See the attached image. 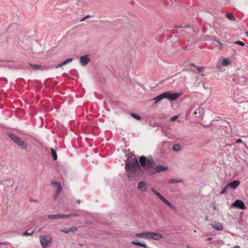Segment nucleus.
<instances>
[{"mask_svg": "<svg viewBox=\"0 0 248 248\" xmlns=\"http://www.w3.org/2000/svg\"><path fill=\"white\" fill-rule=\"evenodd\" d=\"M140 162L143 170L151 175L166 171L168 169V167L162 165L154 167V161L153 158L148 159L144 156L140 157Z\"/></svg>", "mask_w": 248, "mask_h": 248, "instance_id": "nucleus-1", "label": "nucleus"}, {"mask_svg": "<svg viewBox=\"0 0 248 248\" xmlns=\"http://www.w3.org/2000/svg\"><path fill=\"white\" fill-rule=\"evenodd\" d=\"M140 161L136 158L127 159L125 162V169L127 177L131 180L136 176H139L142 172Z\"/></svg>", "mask_w": 248, "mask_h": 248, "instance_id": "nucleus-2", "label": "nucleus"}, {"mask_svg": "<svg viewBox=\"0 0 248 248\" xmlns=\"http://www.w3.org/2000/svg\"><path fill=\"white\" fill-rule=\"evenodd\" d=\"M182 94L181 93H170V92H166L158 95L153 98L155 103L161 101L163 99H167L170 101H175L177 100Z\"/></svg>", "mask_w": 248, "mask_h": 248, "instance_id": "nucleus-3", "label": "nucleus"}, {"mask_svg": "<svg viewBox=\"0 0 248 248\" xmlns=\"http://www.w3.org/2000/svg\"><path fill=\"white\" fill-rule=\"evenodd\" d=\"M7 135L10 139L18 146L21 147L24 149H26L27 147V144L24 141L19 137L16 136V134L11 133H7Z\"/></svg>", "mask_w": 248, "mask_h": 248, "instance_id": "nucleus-4", "label": "nucleus"}, {"mask_svg": "<svg viewBox=\"0 0 248 248\" xmlns=\"http://www.w3.org/2000/svg\"><path fill=\"white\" fill-rule=\"evenodd\" d=\"M39 239L43 248H48L52 243V238L49 235H42L40 236Z\"/></svg>", "mask_w": 248, "mask_h": 248, "instance_id": "nucleus-5", "label": "nucleus"}, {"mask_svg": "<svg viewBox=\"0 0 248 248\" xmlns=\"http://www.w3.org/2000/svg\"><path fill=\"white\" fill-rule=\"evenodd\" d=\"M151 191L159 199H160L163 202L168 206L172 210H175V207L171 204L168 200L162 196L158 191H157L154 188H151Z\"/></svg>", "mask_w": 248, "mask_h": 248, "instance_id": "nucleus-6", "label": "nucleus"}, {"mask_svg": "<svg viewBox=\"0 0 248 248\" xmlns=\"http://www.w3.org/2000/svg\"><path fill=\"white\" fill-rule=\"evenodd\" d=\"M163 237V235L160 232H148V239L158 240L162 239Z\"/></svg>", "mask_w": 248, "mask_h": 248, "instance_id": "nucleus-7", "label": "nucleus"}, {"mask_svg": "<svg viewBox=\"0 0 248 248\" xmlns=\"http://www.w3.org/2000/svg\"><path fill=\"white\" fill-rule=\"evenodd\" d=\"M232 206L235 207L240 209L245 210L246 206L243 202L240 200H236L233 203H232Z\"/></svg>", "mask_w": 248, "mask_h": 248, "instance_id": "nucleus-8", "label": "nucleus"}, {"mask_svg": "<svg viewBox=\"0 0 248 248\" xmlns=\"http://www.w3.org/2000/svg\"><path fill=\"white\" fill-rule=\"evenodd\" d=\"M89 62L90 59L88 55L82 56L79 59V62L82 66H86Z\"/></svg>", "mask_w": 248, "mask_h": 248, "instance_id": "nucleus-9", "label": "nucleus"}, {"mask_svg": "<svg viewBox=\"0 0 248 248\" xmlns=\"http://www.w3.org/2000/svg\"><path fill=\"white\" fill-rule=\"evenodd\" d=\"M51 185L54 186H56L57 187V192L55 195V199H57L60 193L61 192L62 190V187L61 186L58 182H54L51 183Z\"/></svg>", "mask_w": 248, "mask_h": 248, "instance_id": "nucleus-10", "label": "nucleus"}, {"mask_svg": "<svg viewBox=\"0 0 248 248\" xmlns=\"http://www.w3.org/2000/svg\"><path fill=\"white\" fill-rule=\"evenodd\" d=\"M240 185V182L237 180L233 181L227 185V187L231 189H235Z\"/></svg>", "mask_w": 248, "mask_h": 248, "instance_id": "nucleus-11", "label": "nucleus"}, {"mask_svg": "<svg viewBox=\"0 0 248 248\" xmlns=\"http://www.w3.org/2000/svg\"><path fill=\"white\" fill-rule=\"evenodd\" d=\"M48 218L50 219H59L65 218L64 214L51 215L48 216Z\"/></svg>", "mask_w": 248, "mask_h": 248, "instance_id": "nucleus-12", "label": "nucleus"}, {"mask_svg": "<svg viewBox=\"0 0 248 248\" xmlns=\"http://www.w3.org/2000/svg\"><path fill=\"white\" fill-rule=\"evenodd\" d=\"M135 236L139 238L148 239V232L138 233L135 234Z\"/></svg>", "mask_w": 248, "mask_h": 248, "instance_id": "nucleus-13", "label": "nucleus"}, {"mask_svg": "<svg viewBox=\"0 0 248 248\" xmlns=\"http://www.w3.org/2000/svg\"><path fill=\"white\" fill-rule=\"evenodd\" d=\"M138 188L139 190L144 192L146 190V184L144 182H140L138 184Z\"/></svg>", "mask_w": 248, "mask_h": 248, "instance_id": "nucleus-14", "label": "nucleus"}, {"mask_svg": "<svg viewBox=\"0 0 248 248\" xmlns=\"http://www.w3.org/2000/svg\"><path fill=\"white\" fill-rule=\"evenodd\" d=\"M77 230V228L76 227H71L70 228H64L63 229H61V231L64 232V233H68L69 232H75Z\"/></svg>", "mask_w": 248, "mask_h": 248, "instance_id": "nucleus-15", "label": "nucleus"}, {"mask_svg": "<svg viewBox=\"0 0 248 248\" xmlns=\"http://www.w3.org/2000/svg\"><path fill=\"white\" fill-rule=\"evenodd\" d=\"M212 226L214 229L217 231L222 230L223 228L222 224L220 223L215 222L212 224Z\"/></svg>", "mask_w": 248, "mask_h": 248, "instance_id": "nucleus-16", "label": "nucleus"}, {"mask_svg": "<svg viewBox=\"0 0 248 248\" xmlns=\"http://www.w3.org/2000/svg\"><path fill=\"white\" fill-rule=\"evenodd\" d=\"M231 60L229 58H225L223 59L221 62V65L224 66H227L228 65L231 64Z\"/></svg>", "mask_w": 248, "mask_h": 248, "instance_id": "nucleus-17", "label": "nucleus"}, {"mask_svg": "<svg viewBox=\"0 0 248 248\" xmlns=\"http://www.w3.org/2000/svg\"><path fill=\"white\" fill-rule=\"evenodd\" d=\"M131 243H132V244L135 245L141 246L144 248H147V245L145 243L140 242L138 240H133L131 242Z\"/></svg>", "mask_w": 248, "mask_h": 248, "instance_id": "nucleus-18", "label": "nucleus"}, {"mask_svg": "<svg viewBox=\"0 0 248 248\" xmlns=\"http://www.w3.org/2000/svg\"><path fill=\"white\" fill-rule=\"evenodd\" d=\"M72 61H73L72 58H68V59H66V60H65L64 61H63V62H62V63L58 64L56 67L58 68V67H62L63 65H66V64H67L69 62H72Z\"/></svg>", "mask_w": 248, "mask_h": 248, "instance_id": "nucleus-19", "label": "nucleus"}, {"mask_svg": "<svg viewBox=\"0 0 248 248\" xmlns=\"http://www.w3.org/2000/svg\"><path fill=\"white\" fill-rule=\"evenodd\" d=\"M50 150H51V155H52L54 160H56L57 159L58 157H57V153H56V151L53 148H51Z\"/></svg>", "mask_w": 248, "mask_h": 248, "instance_id": "nucleus-20", "label": "nucleus"}, {"mask_svg": "<svg viewBox=\"0 0 248 248\" xmlns=\"http://www.w3.org/2000/svg\"><path fill=\"white\" fill-rule=\"evenodd\" d=\"M31 68H32L34 70H37L40 69L41 65L39 64H29Z\"/></svg>", "mask_w": 248, "mask_h": 248, "instance_id": "nucleus-21", "label": "nucleus"}, {"mask_svg": "<svg viewBox=\"0 0 248 248\" xmlns=\"http://www.w3.org/2000/svg\"><path fill=\"white\" fill-rule=\"evenodd\" d=\"M227 17L230 20L234 21L235 20V18L234 16L232 13H227L226 15Z\"/></svg>", "mask_w": 248, "mask_h": 248, "instance_id": "nucleus-22", "label": "nucleus"}, {"mask_svg": "<svg viewBox=\"0 0 248 248\" xmlns=\"http://www.w3.org/2000/svg\"><path fill=\"white\" fill-rule=\"evenodd\" d=\"M181 149L180 145L179 144H174L172 146V150L174 151H179Z\"/></svg>", "mask_w": 248, "mask_h": 248, "instance_id": "nucleus-23", "label": "nucleus"}, {"mask_svg": "<svg viewBox=\"0 0 248 248\" xmlns=\"http://www.w3.org/2000/svg\"><path fill=\"white\" fill-rule=\"evenodd\" d=\"M131 116L138 120H140L141 119V117L140 115L137 114L136 113H131Z\"/></svg>", "mask_w": 248, "mask_h": 248, "instance_id": "nucleus-24", "label": "nucleus"}, {"mask_svg": "<svg viewBox=\"0 0 248 248\" xmlns=\"http://www.w3.org/2000/svg\"><path fill=\"white\" fill-rule=\"evenodd\" d=\"M79 216V214L78 213H72L70 214L65 215V218L72 217H78Z\"/></svg>", "mask_w": 248, "mask_h": 248, "instance_id": "nucleus-25", "label": "nucleus"}, {"mask_svg": "<svg viewBox=\"0 0 248 248\" xmlns=\"http://www.w3.org/2000/svg\"><path fill=\"white\" fill-rule=\"evenodd\" d=\"M180 181H178L176 179H171L169 181V184H174V183H178L180 182Z\"/></svg>", "mask_w": 248, "mask_h": 248, "instance_id": "nucleus-26", "label": "nucleus"}, {"mask_svg": "<svg viewBox=\"0 0 248 248\" xmlns=\"http://www.w3.org/2000/svg\"><path fill=\"white\" fill-rule=\"evenodd\" d=\"M234 44L238 45L241 46H244L245 45L244 43L240 41H237L234 42Z\"/></svg>", "mask_w": 248, "mask_h": 248, "instance_id": "nucleus-27", "label": "nucleus"}, {"mask_svg": "<svg viewBox=\"0 0 248 248\" xmlns=\"http://www.w3.org/2000/svg\"><path fill=\"white\" fill-rule=\"evenodd\" d=\"M228 187H227V185L223 188V189L220 192V194L222 195L224 194L228 190Z\"/></svg>", "mask_w": 248, "mask_h": 248, "instance_id": "nucleus-28", "label": "nucleus"}, {"mask_svg": "<svg viewBox=\"0 0 248 248\" xmlns=\"http://www.w3.org/2000/svg\"><path fill=\"white\" fill-rule=\"evenodd\" d=\"M204 69V68L203 67H198V72L200 74H201L202 76H204L203 74V73H202V70Z\"/></svg>", "mask_w": 248, "mask_h": 248, "instance_id": "nucleus-29", "label": "nucleus"}, {"mask_svg": "<svg viewBox=\"0 0 248 248\" xmlns=\"http://www.w3.org/2000/svg\"><path fill=\"white\" fill-rule=\"evenodd\" d=\"M33 232H34L33 231L31 233H29L27 231H26L22 233V235L23 236H29V235H31L32 233H33Z\"/></svg>", "mask_w": 248, "mask_h": 248, "instance_id": "nucleus-30", "label": "nucleus"}, {"mask_svg": "<svg viewBox=\"0 0 248 248\" xmlns=\"http://www.w3.org/2000/svg\"><path fill=\"white\" fill-rule=\"evenodd\" d=\"M178 118V115L174 116L170 118L171 121H174Z\"/></svg>", "mask_w": 248, "mask_h": 248, "instance_id": "nucleus-31", "label": "nucleus"}, {"mask_svg": "<svg viewBox=\"0 0 248 248\" xmlns=\"http://www.w3.org/2000/svg\"><path fill=\"white\" fill-rule=\"evenodd\" d=\"M236 143H242L243 142V141L241 139H237L236 140Z\"/></svg>", "mask_w": 248, "mask_h": 248, "instance_id": "nucleus-32", "label": "nucleus"}, {"mask_svg": "<svg viewBox=\"0 0 248 248\" xmlns=\"http://www.w3.org/2000/svg\"><path fill=\"white\" fill-rule=\"evenodd\" d=\"M212 240V237H209L207 238V241H211Z\"/></svg>", "mask_w": 248, "mask_h": 248, "instance_id": "nucleus-33", "label": "nucleus"}, {"mask_svg": "<svg viewBox=\"0 0 248 248\" xmlns=\"http://www.w3.org/2000/svg\"><path fill=\"white\" fill-rule=\"evenodd\" d=\"M232 248H240V246L239 245H236Z\"/></svg>", "mask_w": 248, "mask_h": 248, "instance_id": "nucleus-34", "label": "nucleus"}, {"mask_svg": "<svg viewBox=\"0 0 248 248\" xmlns=\"http://www.w3.org/2000/svg\"><path fill=\"white\" fill-rule=\"evenodd\" d=\"M88 16H85V17H83V18L81 20V21L84 20L85 18H88Z\"/></svg>", "mask_w": 248, "mask_h": 248, "instance_id": "nucleus-35", "label": "nucleus"}, {"mask_svg": "<svg viewBox=\"0 0 248 248\" xmlns=\"http://www.w3.org/2000/svg\"><path fill=\"white\" fill-rule=\"evenodd\" d=\"M80 200H77V202L78 203V204H79L80 203Z\"/></svg>", "mask_w": 248, "mask_h": 248, "instance_id": "nucleus-36", "label": "nucleus"}, {"mask_svg": "<svg viewBox=\"0 0 248 248\" xmlns=\"http://www.w3.org/2000/svg\"><path fill=\"white\" fill-rule=\"evenodd\" d=\"M186 248H192L191 247H190V246H189V245H187L186 246Z\"/></svg>", "mask_w": 248, "mask_h": 248, "instance_id": "nucleus-37", "label": "nucleus"}, {"mask_svg": "<svg viewBox=\"0 0 248 248\" xmlns=\"http://www.w3.org/2000/svg\"><path fill=\"white\" fill-rule=\"evenodd\" d=\"M190 65L193 66L194 67H196V65L193 63L191 64Z\"/></svg>", "mask_w": 248, "mask_h": 248, "instance_id": "nucleus-38", "label": "nucleus"}, {"mask_svg": "<svg viewBox=\"0 0 248 248\" xmlns=\"http://www.w3.org/2000/svg\"><path fill=\"white\" fill-rule=\"evenodd\" d=\"M246 34H247V37H248V32H247V33H246Z\"/></svg>", "mask_w": 248, "mask_h": 248, "instance_id": "nucleus-39", "label": "nucleus"}]
</instances>
